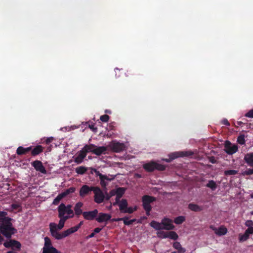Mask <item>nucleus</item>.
<instances>
[{"mask_svg":"<svg viewBox=\"0 0 253 253\" xmlns=\"http://www.w3.org/2000/svg\"><path fill=\"white\" fill-rule=\"evenodd\" d=\"M32 150H31V153L32 156H36L42 153L43 150V147L42 145H37L35 147L31 146Z\"/></svg>","mask_w":253,"mask_h":253,"instance_id":"obj_15","label":"nucleus"},{"mask_svg":"<svg viewBox=\"0 0 253 253\" xmlns=\"http://www.w3.org/2000/svg\"><path fill=\"white\" fill-rule=\"evenodd\" d=\"M109 118L110 117L108 115H104L100 116V120L103 122L106 123L109 121Z\"/></svg>","mask_w":253,"mask_h":253,"instance_id":"obj_47","label":"nucleus"},{"mask_svg":"<svg viewBox=\"0 0 253 253\" xmlns=\"http://www.w3.org/2000/svg\"><path fill=\"white\" fill-rule=\"evenodd\" d=\"M221 123L227 126H229L230 125L228 121L226 119H224L223 120H222L221 121Z\"/></svg>","mask_w":253,"mask_h":253,"instance_id":"obj_54","label":"nucleus"},{"mask_svg":"<svg viewBox=\"0 0 253 253\" xmlns=\"http://www.w3.org/2000/svg\"><path fill=\"white\" fill-rule=\"evenodd\" d=\"M95 235V233L93 232L92 233H91L90 234H89L88 236H87L86 238L87 239H88L89 238H92Z\"/></svg>","mask_w":253,"mask_h":253,"instance_id":"obj_62","label":"nucleus"},{"mask_svg":"<svg viewBox=\"0 0 253 253\" xmlns=\"http://www.w3.org/2000/svg\"><path fill=\"white\" fill-rule=\"evenodd\" d=\"M156 200V198L155 197L149 195H144L142 198V203L151 204V203L155 202Z\"/></svg>","mask_w":253,"mask_h":253,"instance_id":"obj_20","label":"nucleus"},{"mask_svg":"<svg viewBox=\"0 0 253 253\" xmlns=\"http://www.w3.org/2000/svg\"><path fill=\"white\" fill-rule=\"evenodd\" d=\"M128 204L127 201L126 199H122L120 203H119V207L120 210L122 212H123L124 211L127 209Z\"/></svg>","mask_w":253,"mask_h":253,"instance_id":"obj_25","label":"nucleus"},{"mask_svg":"<svg viewBox=\"0 0 253 253\" xmlns=\"http://www.w3.org/2000/svg\"><path fill=\"white\" fill-rule=\"evenodd\" d=\"M210 228L214 231V232L215 233V231H216L217 229L215 227H214L212 225L210 226Z\"/></svg>","mask_w":253,"mask_h":253,"instance_id":"obj_63","label":"nucleus"},{"mask_svg":"<svg viewBox=\"0 0 253 253\" xmlns=\"http://www.w3.org/2000/svg\"><path fill=\"white\" fill-rule=\"evenodd\" d=\"M125 192V189L123 187H119L116 189L115 193L117 196H118V198H121L124 195Z\"/></svg>","mask_w":253,"mask_h":253,"instance_id":"obj_37","label":"nucleus"},{"mask_svg":"<svg viewBox=\"0 0 253 253\" xmlns=\"http://www.w3.org/2000/svg\"><path fill=\"white\" fill-rule=\"evenodd\" d=\"M237 142L238 143L241 145H243L245 143V136L243 134L239 135L237 138Z\"/></svg>","mask_w":253,"mask_h":253,"instance_id":"obj_42","label":"nucleus"},{"mask_svg":"<svg viewBox=\"0 0 253 253\" xmlns=\"http://www.w3.org/2000/svg\"><path fill=\"white\" fill-rule=\"evenodd\" d=\"M157 236L160 238H168V232L164 231H158L157 232Z\"/></svg>","mask_w":253,"mask_h":253,"instance_id":"obj_43","label":"nucleus"},{"mask_svg":"<svg viewBox=\"0 0 253 253\" xmlns=\"http://www.w3.org/2000/svg\"><path fill=\"white\" fill-rule=\"evenodd\" d=\"M83 206V203L82 202H79L76 203L74 208L75 211L74 214L76 215L77 216H80L82 214H83L84 212L82 210Z\"/></svg>","mask_w":253,"mask_h":253,"instance_id":"obj_16","label":"nucleus"},{"mask_svg":"<svg viewBox=\"0 0 253 253\" xmlns=\"http://www.w3.org/2000/svg\"><path fill=\"white\" fill-rule=\"evenodd\" d=\"M209 160L210 162H211L212 164H216V163H217V161L215 159L214 157H213V156L210 157L209 158Z\"/></svg>","mask_w":253,"mask_h":253,"instance_id":"obj_53","label":"nucleus"},{"mask_svg":"<svg viewBox=\"0 0 253 253\" xmlns=\"http://www.w3.org/2000/svg\"><path fill=\"white\" fill-rule=\"evenodd\" d=\"M76 190V188L74 187H71L69 188L66 189L65 191L62 192L61 194L63 197V198H65L68 195L73 193L75 192Z\"/></svg>","mask_w":253,"mask_h":253,"instance_id":"obj_28","label":"nucleus"},{"mask_svg":"<svg viewBox=\"0 0 253 253\" xmlns=\"http://www.w3.org/2000/svg\"><path fill=\"white\" fill-rule=\"evenodd\" d=\"M98 214V210L94 209L92 211H84L83 216L84 218L87 220H93L95 219Z\"/></svg>","mask_w":253,"mask_h":253,"instance_id":"obj_10","label":"nucleus"},{"mask_svg":"<svg viewBox=\"0 0 253 253\" xmlns=\"http://www.w3.org/2000/svg\"><path fill=\"white\" fill-rule=\"evenodd\" d=\"M243 175H250L253 174V169H248L242 173Z\"/></svg>","mask_w":253,"mask_h":253,"instance_id":"obj_44","label":"nucleus"},{"mask_svg":"<svg viewBox=\"0 0 253 253\" xmlns=\"http://www.w3.org/2000/svg\"><path fill=\"white\" fill-rule=\"evenodd\" d=\"M66 209L69 211V213H71V214H73V215H74V211L72 209V205H67V206L65 205Z\"/></svg>","mask_w":253,"mask_h":253,"instance_id":"obj_48","label":"nucleus"},{"mask_svg":"<svg viewBox=\"0 0 253 253\" xmlns=\"http://www.w3.org/2000/svg\"><path fill=\"white\" fill-rule=\"evenodd\" d=\"M111 216L110 214L103 213V212H98L95 220L99 223L107 222L111 219Z\"/></svg>","mask_w":253,"mask_h":253,"instance_id":"obj_11","label":"nucleus"},{"mask_svg":"<svg viewBox=\"0 0 253 253\" xmlns=\"http://www.w3.org/2000/svg\"><path fill=\"white\" fill-rule=\"evenodd\" d=\"M238 172V171L236 170H227L224 171V175L226 176L235 175L237 174Z\"/></svg>","mask_w":253,"mask_h":253,"instance_id":"obj_40","label":"nucleus"},{"mask_svg":"<svg viewBox=\"0 0 253 253\" xmlns=\"http://www.w3.org/2000/svg\"><path fill=\"white\" fill-rule=\"evenodd\" d=\"M31 164L37 171H40L43 174L46 173V170L41 161L36 160L33 162Z\"/></svg>","mask_w":253,"mask_h":253,"instance_id":"obj_12","label":"nucleus"},{"mask_svg":"<svg viewBox=\"0 0 253 253\" xmlns=\"http://www.w3.org/2000/svg\"><path fill=\"white\" fill-rule=\"evenodd\" d=\"M168 238L170 239L176 240L178 239V236L174 231H170L168 232Z\"/></svg>","mask_w":253,"mask_h":253,"instance_id":"obj_35","label":"nucleus"},{"mask_svg":"<svg viewBox=\"0 0 253 253\" xmlns=\"http://www.w3.org/2000/svg\"><path fill=\"white\" fill-rule=\"evenodd\" d=\"M58 215L62 216V215L64 214H71V213H69L68 210H67L65 208V204L63 203H61L57 208Z\"/></svg>","mask_w":253,"mask_h":253,"instance_id":"obj_18","label":"nucleus"},{"mask_svg":"<svg viewBox=\"0 0 253 253\" xmlns=\"http://www.w3.org/2000/svg\"><path fill=\"white\" fill-rule=\"evenodd\" d=\"M144 169L148 172H152L155 169L163 171L166 169V166L157 163L154 161H151L149 163L144 164L143 165Z\"/></svg>","mask_w":253,"mask_h":253,"instance_id":"obj_4","label":"nucleus"},{"mask_svg":"<svg viewBox=\"0 0 253 253\" xmlns=\"http://www.w3.org/2000/svg\"><path fill=\"white\" fill-rule=\"evenodd\" d=\"M95 147H96V146L91 144L89 145H85L82 149L86 155L88 152H92L93 153V150H94Z\"/></svg>","mask_w":253,"mask_h":253,"instance_id":"obj_24","label":"nucleus"},{"mask_svg":"<svg viewBox=\"0 0 253 253\" xmlns=\"http://www.w3.org/2000/svg\"><path fill=\"white\" fill-rule=\"evenodd\" d=\"M173 247L177 250L178 253H184L186 252V250L182 247L179 242H174L173 244Z\"/></svg>","mask_w":253,"mask_h":253,"instance_id":"obj_26","label":"nucleus"},{"mask_svg":"<svg viewBox=\"0 0 253 253\" xmlns=\"http://www.w3.org/2000/svg\"><path fill=\"white\" fill-rule=\"evenodd\" d=\"M95 186H89L87 185H83L80 189L79 195L82 198L88 196L92 191L93 192Z\"/></svg>","mask_w":253,"mask_h":253,"instance_id":"obj_7","label":"nucleus"},{"mask_svg":"<svg viewBox=\"0 0 253 253\" xmlns=\"http://www.w3.org/2000/svg\"><path fill=\"white\" fill-rule=\"evenodd\" d=\"M112 197V195H109L107 192L106 193V195H105V199L106 201H108L110 200L111 197Z\"/></svg>","mask_w":253,"mask_h":253,"instance_id":"obj_57","label":"nucleus"},{"mask_svg":"<svg viewBox=\"0 0 253 253\" xmlns=\"http://www.w3.org/2000/svg\"><path fill=\"white\" fill-rule=\"evenodd\" d=\"M53 140V137H48L45 140V143L47 144H49Z\"/></svg>","mask_w":253,"mask_h":253,"instance_id":"obj_55","label":"nucleus"},{"mask_svg":"<svg viewBox=\"0 0 253 253\" xmlns=\"http://www.w3.org/2000/svg\"><path fill=\"white\" fill-rule=\"evenodd\" d=\"M244 160L249 166L253 167V152L247 153L244 157Z\"/></svg>","mask_w":253,"mask_h":253,"instance_id":"obj_19","label":"nucleus"},{"mask_svg":"<svg viewBox=\"0 0 253 253\" xmlns=\"http://www.w3.org/2000/svg\"><path fill=\"white\" fill-rule=\"evenodd\" d=\"M227 232V229L223 226H221L215 231V234L218 236H222Z\"/></svg>","mask_w":253,"mask_h":253,"instance_id":"obj_27","label":"nucleus"},{"mask_svg":"<svg viewBox=\"0 0 253 253\" xmlns=\"http://www.w3.org/2000/svg\"><path fill=\"white\" fill-rule=\"evenodd\" d=\"M89 127L94 132H96L97 130V128L94 127L93 125H89Z\"/></svg>","mask_w":253,"mask_h":253,"instance_id":"obj_61","label":"nucleus"},{"mask_svg":"<svg viewBox=\"0 0 253 253\" xmlns=\"http://www.w3.org/2000/svg\"><path fill=\"white\" fill-rule=\"evenodd\" d=\"M206 186L208 188H211L212 190H215L217 188V184L216 182L212 180H209L208 183L206 184Z\"/></svg>","mask_w":253,"mask_h":253,"instance_id":"obj_31","label":"nucleus"},{"mask_svg":"<svg viewBox=\"0 0 253 253\" xmlns=\"http://www.w3.org/2000/svg\"><path fill=\"white\" fill-rule=\"evenodd\" d=\"M58 216L59 218L62 219V220L66 222V221L69 219V218H73L74 215H73V214H63L62 215V216H60V215H58Z\"/></svg>","mask_w":253,"mask_h":253,"instance_id":"obj_41","label":"nucleus"},{"mask_svg":"<svg viewBox=\"0 0 253 253\" xmlns=\"http://www.w3.org/2000/svg\"><path fill=\"white\" fill-rule=\"evenodd\" d=\"M252 234H253V227L248 228L246 230L245 233L244 235V236H246L245 239H244V240H247L248 238L249 235Z\"/></svg>","mask_w":253,"mask_h":253,"instance_id":"obj_39","label":"nucleus"},{"mask_svg":"<svg viewBox=\"0 0 253 253\" xmlns=\"http://www.w3.org/2000/svg\"><path fill=\"white\" fill-rule=\"evenodd\" d=\"M11 207L13 210H18L19 211H21L22 209L20 205L19 204H12Z\"/></svg>","mask_w":253,"mask_h":253,"instance_id":"obj_46","label":"nucleus"},{"mask_svg":"<svg viewBox=\"0 0 253 253\" xmlns=\"http://www.w3.org/2000/svg\"><path fill=\"white\" fill-rule=\"evenodd\" d=\"M31 150H32V147L31 146L27 148H24L22 146H19L16 150V154L18 155H25L30 152Z\"/></svg>","mask_w":253,"mask_h":253,"instance_id":"obj_17","label":"nucleus"},{"mask_svg":"<svg viewBox=\"0 0 253 253\" xmlns=\"http://www.w3.org/2000/svg\"><path fill=\"white\" fill-rule=\"evenodd\" d=\"M83 223L84 222L82 221L77 225L67 229V231L66 232V233H67V234L70 235L77 231L79 230V229L81 227V226L83 224Z\"/></svg>","mask_w":253,"mask_h":253,"instance_id":"obj_23","label":"nucleus"},{"mask_svg":"<svg viewBox=\"0 0 253 253\" xmlns=\"http://www.w3.org/2000/svg\"><path fill=\"white\" fill-rule=\"evenodd\" d=\"M42 253H61L54 247H50V249L42 250Z\"/></svg>","mask_w":253,"mask_h":253,"instance_id":"obj_32","label":"nucleus"},{"mask_svg":"<svg viewBox=\"0 0 253 253\" xmlns=\"http://www.w3.org/2000/svg\"><path fill=\"white\" fill-rule=\"evenodd\" d=\"M143 209L146 211V214L147 216L150 215V211L152 210V206L150 204L142 203Z\"/></svg>","mask_w":253,"mask_h":253,"instance_id":"obj_30","label":"nucleus"},{"mask_svg":"<svg viewBox=\"0 0 253 253\" xmlns=\"http://www.w3.org/2000/svg\"><path fill=\"white\" fill-rule=\"evenodd\" d=\"M92 170H94V172L95 173L96 175L99 176V179L101 178V176L103 174H101L99 171H98L96 169L94 168H91Z\"/></svg>","mask_w":253,"mask_h":253,"instance_id":"obj_52","label":"nucleus"},{"mask_svg":"<svg viewBox=\"0 0 253 253\" xmlns=\"http://www.w3.org/2000/svg\"><path fill=\"white\" fill-rule=\"evenodd\" d=\"M124 219L123 220L124 223L126 225H130L132 224L134 222L136 221V219H132L130 220H128V218L126 216L123 217Z\"/></svg>","mask_w":253,"mask_h":253,"instance_id":"obj_36","label":"nucleus"},{"mask_svg":"<svg viewBox=\"0 0 253 253\" xmlns=\"http://www.w3.org/2000/svg\"><path fill=\"white\" fill-rule=\"evenodd\" d=\"M94 201L97 204L103 203L105 199V195L101 189L98 186H95L93 191Z\"/></svg>","mask_w":253,"mask_h":253,"instance_id":"obj_6","label":"nucleus"},{"mask_svg":"<svg viewBox=\"0 0 253 253\" xmlns=\"http://www.w3.org/2000/svg\"><path fill=\"white\" fill-rule=\"evenodd\" d=\"M100 184L102 187H105L107 185L106 182L103 179H100Z\"/></svg>","mask_w":253,"mask_h":253,"instance_id":"obj_56","label":"nucleus"},{"mask_svg":"<svg viewBox=\"0 0 253 253\" xmlns=\"http://www.w3.org/2000/svg\"><path fill=\"white\" fill-rule=\"evenodd\" d=\"M171 219L165 217L162 220L161 223L155 220L152 221L150 223V225L156 230H161L162 229L170 230L174 228Z\"/></svg>","mask_w":253,"mask_h":253,"instance_id":"obj_3","label":"nucleus"},{"mask_svg":"<svg viewBox=\"0 0 253 253\" xmlns=\"http://www.w3.org/2000/svg\"><path fill=\"white\" fill-rule=\"evenodd\" d=\"M11 220L10 217H7L0 225V233L7 239H10L12 235L17 232L16 229L12 226Z\"/></svg>","mask_w":253,"mask_h":253,"instance_id":"obj_2","label":"nucleus"},{"mask_svg":"<svg viewBox=\"0 0 253 253\" xmlns=\"http://www.w3.org/2000/svg\"><path fill=\"white\" fill-rule=\"evenodd\" d=\"M65 221L60 218L58 224L55 223L51 222L49 224V231L51 236L56 240H61L69 235L66 233L67 230L62 233L58 232V230H61L64 226Z\"/></svg>","mask_w":253,"mask_h":253,"instance_id":"obj_1","label":"nucleus"},{"mask_svg":"<svg viewBox=\"0 0 253 253\" xmlns=\"http://www.w3.org/2000/svg\"><path fill=\"white\" fill-rule=\"evenodd\" d=\"M63 197L62 196V195L60 194H59L53 200V202H52V204L54 205H58L60 201L63 199Z\"/></svg>","mask_w":253,"mask_h":253,"instance_id":"obj_38","label":"nucleus"},{"mask_svg":"<svg viewBox=\"0 0 253 253\" xmlns=\"http://www.w3.org/2000/svg\"><path fill=\"white\" fill-rule=\"evenodd\" d=\"M76 172L79 174H83L87 170V168L84 166H80L77 167L76 169Z\"/></svg>","mask_w":253,"mask_h":253,"instance_id":"obj_33","label":"nucleus"},{"mask_svg":"<svg viewBox=\"0 0 253 253\" xmlns=\"http://www.w3.org/2000/svg\"><path fill=\"white\" fill-rule=\"evenodd\" d=\"M115 192L113 191V190H112L110 192V194L109 195H112V196H113V195H114L115 194Z\"/></svg>","mask_w":253,"mask_h":253,"instance_id":"obj_64","label":"nucleus"},{"mask_svg":"<svg viewBox=\"0 0 253 253\" xmlns=\"http://www.w3.org/2000/svg\"><path fill=\"white\" fill-rule=\"evenodd\" d=\"M86 155L84 151L82 149L78 152L77 156L74 158V162L77 164H81L84 159L86 157Z\"/></svg>","mask_w":253,"mask_h":253,"instance_id":"obj_14","label":"nucleus"},{"mask_svg":"<svg viewBox=\"0 0 253 253\" xmlns=\"http://www.w3.org/2000/svg\"><path fill=\"white\" fill-rule=\"evenodd\" d=\"M136 207H135L134 209H133L132 207H127V209H126L123 213H133L136 210Z\"/></svg>","mask_w":253,"mask_h":253,"instance_id":"obj_45","label":"nucleus"},{"mask_svg":"<svg viewBox=\"0 0 253 253\" xmlns=\"http://www.w3.org/2000/svg\"><path fill=\"white\" fill-rule=\"evenodd\" d=\"M121 198H118V196H117L116 195V201L113 204V205H116V204H119L120 203V199Z\"/></svg>","mask_w":253,"mask_h":253,"instance_id":"obj_59","label":"nucleus"},{"mask_svg":"<svg viewBox=\"0 0 253 253\" xmlns=\"http://www.w3.org/2000/svg\"><path fill=\"white\" fill-rule=\"evenodd\" d=\"M102 228H99V227H97V228H95L94 230H93V232L96 234V233H98L99 232H100V231L101 230Z\"/></svg>","mask_w":253,"mask_h":253,"instance_id":"obj_58","label":"nucleus"},{"mask_svg":"<svg viewBox=\"0 0 253 253\" xmlns=\"http://www.w3.org/2000/svg\"><path fill=\"white\" fill-rule=\"evenodd\" d=\"M123 219H124L123 217V218H113L111 219V221L112 222L119 221H123Z\"/></svg>","mask_w":253,"mask_h":253,"instance_id":"obj_60","label":"nucleus"},{"mask_svg":"<svg viewBox=\"0 0 253 253\" xmlns=\"http://www.w3.org/2000/svg\"><path fill=\"white\" fill-rule=\"evenodd\" d=\"M110 147L113 152L116 153H119L125 149V144L119 142L112 141L110 144Z\"/></svg>","mask_w":253,"mask_h":253,"instance_id":"obj_9","label":"nucleus"},{"mask_svg":"<svg viewBox=\"0 0 253 253\" xmlns=\"http://www.w3.org/2000/svg\"><path fill=\"white\" fill-rule=\"evenodd\" d=\"M245 225L246 226L248 227V228L253 227L252 226H253V221L251 220H248L246 221Z\"/></svg>","mask_w":253,"mask_h":253,"instance_id":"obj_50","label":"nucleus"},{"mask_svg":"<svg viewBox=\"0 0 253 253\" xmlns=\"http://www.w3.org/2000/svg\"><path fill=\"white\" fill-rule=\"evenodd\" d=\"M101 176V178L100 179H103L104 180H107L108 181H111L113 179H114L115 178V176H113L111 178H109L107 175H103V174Z\"/></svg>","mask_w":253,"mask_h":253,"instance_id":"obj_51","label":"nucleus"},{"mask_svg":"<svg viewBox=\"0 0 253 253\" xmlns=\"http://www.w3.org/2000/svg\"><path fill=\"white\" fill-rule=\"evenodd\" d=\"M107 149L104 146H100L94 148V150H93V154H95L97 156H100L102 154H105Z\"/></svg>","mask_w":253,"mask_h":253,"instance_id":"obj_21","label":"nucleus"},{"mask_svg":"<svg viewBox=\"0 0 253 253\" xmlns=\"http://www.w3.org/2000/svg\"><path fill=\"white\" fill-rule=\"evenodd\" d=\"M225 151L228 155H233L238 150L237 144H232L229 141L226 140L225 143Z\"/></svg>","mask_w":253,"mask_h":253,"instance_id":"obj_8","label":"nucleus"},{"mask_svg":"<svg viewBox=\"0 0 253 253\" xmlns=\"http://www.w3.org/2000/svg\"><path fill=\"white\" fill-rule=\"evenodd\" d=\"M4 247L6 248H11V250L15 251H19L21 250V243L15 240L10 239L6 241L3 244Z\"/></svg>","mask_w":253,"mask_h":253,"instance_id":"obj_5","label":"nucleus"},{"mask_svg":"<svg viewBox=\"0 0 253 253\" xmlns=\"http://www.w3.org/2000/svg\"><path fill=\"white\" fill-rule=\"evenodd\" d=\"M188 208L191 211L195 212L201 211L203 210L202 207L199 206V205L193 203H190L188 206Z\"/></svg>","mask_w":253,"mask_h":253,"instance_id":"obj_22","label":"nucleus"},{"mask_svg":"<svg viewBox=\"0 0 253 253\" xmlns=\"http://www.w3.org/2000/svg\"><path fill=\"white\" fill-rule=\"evenodd\" d=\"M193 153L191 152H174L169 155V157L170 160H174L176 158L183 157V156H189L193 155Z\"/></svg>","mask_w":253,"mask_h":253,"instance_id":"obj_13","label":"nucleus"},{"mask_svg":"<svg viewBox=\"0 0 253 253\" xmlns=\"http://www.w3.org/2000/svg\"><path fill=\"white\" fill-rule=\"evenodd\" d=\"M185 220V217L184 216H179L175 217L174 219V222L176 224H182Z\"/></svg>","mask_w":253,"mask_h":253,"instance_id":"obj_34","label":"nucleus"},{"mask_svg":"<svg viewBox=\"0 0 253 253\" xmlns=\"http://www.w3.org/2000/svg\"><path fill=\"white\" fill-rule=\"evenodd\" d=\"M44 239V244L42 250L45 249H50V247H53L52 245L51 241L49 238L48 237H45Z\"/></svg>","mask_w":253,"mask_h":253,"instance_id":"obj_29","label":"nucleus"},{"mask_svg":"<svg viewBox=\"0 0 253 253\" xmlns=\"http://www.w3.org/2000/svg\"><path fill=\"white\" fill-rule=\"evenodd\" d=\"M245 117H248V118H253V109L252 110H250L248 113H247L245 114Z\"/></svg>","mask_w":253,"mask_h":253,"instance_id":"obj_49","label":"nucleus"}]
</instances>
